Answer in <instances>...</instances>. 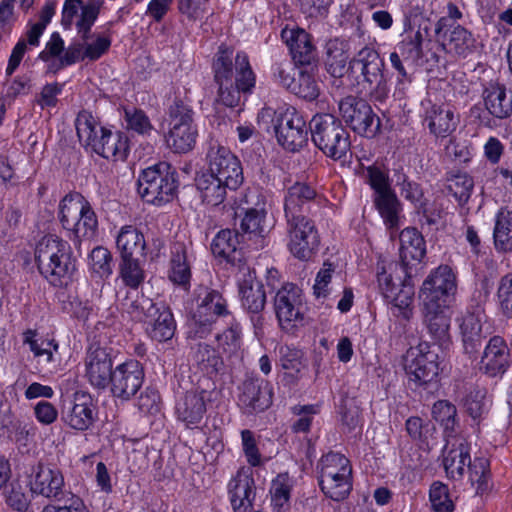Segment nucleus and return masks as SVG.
Masks as SVG:
<instances>
[{"instance_id":"4be33fe9","label":"nucleus","mask_w":512,"mask_h":512,"mask_svg":"<svg viewBox=\"0 0 512 512\" xmlns=\"http://www.w3.org/2000/svg\"><path fill=\"white\" fill-rule=\"evenodd\" d=\"M459 329L465 351L474 352L489 333L483 309L477 307L464 313L459 319Z\"/></svg>"},{"instance_id":"72a5a7b5","label":"nucleus","mask_w":512,"mask_h":512,"mask_svg":"<svg viewBox=\"0 0 512 512\" xmlns=\"http://www.w3.org/2000/svg\"><path fill=\"white\" fill-rule=\"evenodd\" d=\"M91 150L106 159L124 160L129 151L128 138L121 132L105 129Z\"/></svg>"},{"instance_id":"ddd939ff","label":"nucleus","mask_w":512,"mask_h":512,"mask_svg":"<svg viewBox=\"0 0 512 512\" xmlns=\"http://www.w3.org/2000/svg\"><path fill=\"white\" fill-rule=\"evenodd\" d=\"M207 173L226 183L230 190L243 182V171L239 159L225 146L212 143L207 153Z\"/></svg>"},{"instance_id":"cd10ccee","label":"nucleus","mask_w":512,"mask_h":512,"mask_svg":"<svg viewBox=\"0 0 512 512\" xmlns=\"http://www.w3.org/2000/svg\"><path fill=\"white\" fill-rule=\"evenodd\" d=\"M204 391H189L179 397L175 412L177 419L187 428L196 427L206 413Z\"/></svg>"},{"instance_id":"2f4dec72","label":"nucleus","mask_w":512,"mask_h":512,"mask_svg":"<svg viewBox=\"0 0 512 512\" xmlns=\"http://www.w3.org/2000/svg\"><path fill=\"white\" fill-rule=\"evenodd\" d=\"M374 203L383 223L389 230L390 238L395 237V230L403 223L402 205L393 190L374 196Z\"/></svg>"},{"instance_id":"338daca9","label":"nucleus","mask_w":512,"mask_h":512,"mask_svg":"<svg viewBox=\"0 0 512 512\" xmlns=\"http://www.w3.org/2000/svg\"><path fill=\"white\" fill-rule=\"evenodd\" d=\"M474 182L467 174H459L451 179L449 189L460 203H466L471 196Z\"/></svg>"},{"instance_id":"864d4df0","label":"nucleus","mask_w":512,"mask_h":512,"mask_svg":"<svg viewBox=\"0 0 512 512\" xmlns=\"http://www.w3.org/2000/svg\"><path fill=\"white\" fill-rule=\"evenodd\" d=\"M429 501L434 512H452L454 510L449 489L442 482L432 483L429 490Z\"/></svg>"},{"instance_id":"20e7f679","label":"nucleus","mask_w":512,"mask_h":512,"mask_svg":"<svg viewBox=\"0 0 512 512\" xmlns=\"http://www.w3.org/2000/svg\"><path fill=\"white\" fill-rule=\"evenodd\" d=\"M377 282L391 313L400 319L410 320L414 312L415 286L407 270L395 263L378 266Z\"/></svg>"},{"instance_id":"58836bf2","label":"nucleus","mask_w":512,"mask_h":512,"mask_svg":"<svg viewBox=\"0 0 512 512\" xmlns=\"http://www.w3.org/2000/svg\"><path fill=\"white\" fill-rule=\"evenodd\" d=\"M145 325L149 336L159 342L170 340L176 330L173 314L164 305L158 306L156 316H152Z\"/></svg>"},{"instance_id":"1a4fd4ad","label":"nucleus","mask_w":512,"mask_h":512,"mask_svg":"<svg viewBox=\"0 0 512 512\" xmlns=\"http://www.w3.org/2000/svg\"><path fill=\"white\" fill-rule=\"evenodd\" d=\"M320 487L334 501L345 499L352 489V467L342 454L329 452L320 463Z\"/></svg>"},{"instance_id":"dca6fc26","label":"nucleus","mask_w":512,"mask_h":512,"mask_svg":"<svg viewBox=\"0 0 512 512\" xmlns=\"http://www.w3.org/2000/svg\"><path fill=\"white\" fill-rule=\"evenodd\" d=\"M286 219L290 252L300 260H309L315 254L319 244L313 223L304 216H292Z\"/></svg>"},{"instance_id":"bb28decb","label":"nucleus","mask_w":512,"mask_h":512,"mask_svg":"<svg viewBox=\"0 0 512 512\" xmlns=\"http://www.w3.org/2000/svg\"><path fill=\"white\" fill-rule=\"evenodd\" d=\"M510 362V350L506 341L499 336L492 337L484 349L481 369L487 375L496 377L507 371Z\"/></svg>"},{"instance_id":"473e14b6","label":"nucleus","mask_w":512,"mask_h":512,"mask_svg":"<svg viewBox=\"0 0 512 512\" xmlns=\"http://www.w3.org/2000/svg\"><path fill=\"white\" fill-rule=\"evenodd\" d=\"M401 267L407 270L409 265L420 263L426 254L425 241L416 228L407 227L399 234Z\"/></svg>"},{"instance_id":"f704fd0d","label":"nucleus","mask_w":512,"mask_h":512,"mask_svg":"<svg viewBox=\"0 0 512 512\" xmlns=\"http://www.w3.org/2000/svg\"><path fill=\"white\" fill-rule=\"evenodd\" d=\"M281 37L292 54L293 59L301 64L312 58L313 45L308 33L300 28H284Z\"/></svg>"},{"instance_id":"a211bd4d","label":"nucleus","mask_w":512,"mask_h":512,"mask_svg":"<svg viewBox=\"0 0 512 512\" xmlns=\"http://www.w3.org/2000/svg\"><path fill=\"white\" fill-rule=\"evenodd\" d=\"M302 304V291L298 286L286 283L277 291L274 307L283 329H290L303 319Z\"/></svg>"},{"instance_id":"a18cd8bd","label":"nucleus","mask_w":512,"mask_h":512,"mask_svg":"<svg viewBox=\"0 0 512 512\" xmlns=\"http://www.w3.org/2000/svg\"><path fill=\"white\" fill-rule=\"evenodd\" d=\"M327 71L333 77H342L347 71L348 51L346 44L338 39L330 40L327 45Z\"/></svg>"},{"instance_id":"6e6d98bb","label":"nucleus","mask_w":512,"mask_h":512,"mask_svg":"<svg viewBox=\"0 0 512 512\" xmlns=\"http://www.w3.org/2000/svg\"><path fill=\"white\" fill-rule=\"evenodd\" d=\"M120 277L125 285L136 289L143 282L145 276L138 260L130 257L122 258Z\"/></svg>"},{"instance_id":"79ce46f5","label":"nucleus","mask_w":512,"mask_h":512,"mask_svg":"<svg viewBox=\"0 0 512 512\" xmlns=\"http://www.w3.org/2000/svg\"><path fill=\"white\" fill-rule=\"evenodd\" d=\"M24 343L29 346L39 363L47 365L57 360L59 345L54 339L40 337L34 331L28 330L24 333Z\"/></svg>"},{"instance_id":"6ab92c4d","label":"nucleus","mask_w":512,"mask_h":512,"mask_svg":"<svg viewBox=\"0 0 512 512\" xmlns=\"http://www.w3.org/2000/svg\"><path fill=\"white\" fill-rule=\"evenodd\" d=\"M143 379L141 364L136 360H129L116 366L109 383L115 396L128 399L139 390Z\"/></svg>"},{"instance_id":"7ed1b4c3","label":"nucleus","mask_w":512,"mask_h":512,"mask_svg":"<svg viewBox=\"0 0 512 512\" xmlns=\"http://www.w3.org/2000/svg\"><path fill=\"white\" fill-rule=\"evenodd\" d=\"M98 14L99 6L92 0L82 7L80 18L76 22L80 39L70 44L64 51L60 59L61 64L72 65L79 61L94 62L108 53L113 39L110 29L91 32Z\"/></svg>"},{"instance_id":"c756f323","label":"nucleus","mask_w":512,"mask_h":512,"mask_svg":"<svg viewBox=\"0 0 512 512\" xmlns=\"http://www.w3.org/2000/svg\"><path fill=\"white\" fill-rule=\"evenodd\" d=\"M425 108L424 121L430 132L436 137H446L457 126L454 112L445 104L423 103Z\"/></svg>"},{"instance_id":"f257e3e1","label":"nucleus","mask_w":512,"mask_h":512,"mask_svg":"<svg viewBox=\"0 0 512 512\" xmlns=\"http://www.w3.org/2000/svg\"><path fill=\"white\" fill-rule=\"evenodd\" d=\"M232 51L220 48L213 63L214 78L218 85V99L228 107L237 106L241 100V94L250 95L256 85L254 74L248 56L237 53L235 57V81L233 80Z\"/></svg>"},{"instance_id":"2eb2a0df","label":"nucleus","mask_w":512,"mask_h":512,"mask_svg":"<svg viewBox=\"0 0 512 512\" xmlns=\"http://www.w3.org/2000/svg\"><path fill=\"white\" fill-rule=\"evenodd\" d=\"M457 290L456 275L448 265L433 269L419 291L421 304H448V298Z\"/></svg>"},{"instance_id":"0eeeda50","label":"nucleus","mask_w":512,"mask_h":512,"mask_svg":"<svg viewBox=\"0 0 512 512\" xmlns=\"http://www.w3.org/2000/svg\"><path fill=\"white\" fill-rule=\"evenodd\" d=\"M314 144L328 157L339 160L350 149L349 134L332 114L315 115L310 122Z\"/></svg>"},{"instance_id":"680f3d73","label":"nucleus","mask_w":512,"mask_h":512,"mask_svg":"<svg viewBox=\"0 0 512 512\" xmlns=\"http://www.w3.org/2000/svg\"><path fill=\"white\" fill-rule=\"evenodd\" d=\"M335 267L331 263H324L318 271L313 285V294L317 299H326L331 293V281Z\"/></svg>"},{"instance_id":"603ef678","label":"nucleus","mask_w":512,"mask_h":512,"mask_svg":"<svg viewBox=\"0 0 512 512\" xmlns=\"http://www.w3.org/2000/svg\"><path fill=\"white\" fill-rule=\"evenodd\" d=\"M422 41L421 32L416 31L398 43L395 51L402 57L405 63L415 62L422 55Z\"/></svg>"},{"instance_id":"c85d7f7f","label":"nucleus","mask_w":512,"mask_h":512,"mask_svg":"<svg viewBox=\"0 0 512 512\" xmlns=\"http://www.w3.org/2000/svg\"><path fill=\"white\" fill-rule=\"evenodd\" d=\"M64 487V477L57 468L39 465L30 481L32 493L46 498L58 497Z\"/></svg>"},{"instance_id":"13d9d810","label":"nucleus","mask_w":512,"mask_h":512,"mask_svg":"<svg viewBox=\"0 0 512 512\" xmlns=\"http://www.w3.org/2000/svg\"><path fill=\"white\" fill-rule=\"evenodd\" d=\"M55 13L53 5H45L39 15V21L27 24V38L31 46H39V40Z\"/></svg>"},{"instance_id":"e433bc0d","label":"nucleus","mask_w":512,"mask_h":512,"mask_svg":"<svg viewBox=\"0 0 512 512\" xmlns=\"http://www.w3.org/2000/svg\"><path fill=\"white\" fill-rule=\"evenodd\" d=\"M116 247L122 258L142 255L147 248L146 239L136 227L125 225L116 234Z\"/></svg>"},{"instance_id":"412c9836","label":"nucleus","mask_w":512,"mask_h":512,"mask_svg":"<svg viewBox=\"0 0 512 512\" xmlns=\"http://www.w3.org/2000/svg\"><path fill=\"white\" fill-rule=\"evenodd\" d=\"M228 496L234 512H253L255 481L249 469L242 468L228 483Z\"/></svg>"},{"instance_id":"aec40b11","label":"nucleus","mask_w":512,"mask_h":512,"mask_svg":"<svg viewBox=\"0 0 512 512\" xmlns=\"http://www.w3.org/2000/svg\"><path fill=\"white\" fill-rule=\"evenodd\" d=\"M112 365L106 348L97 343L90 344L85 358V377L92 386L98 389L107 387L113 373Z\"/></svg>"},{"instance_id":"774afa93","label":"nucleus","mask_w":512,"mask_h":512,"mask_svg":"<svg viewBox=\"0 0 512 512\" xmlns=\"http://www.w3.org/2000/svg\"><path fill=\"white\" fill-rule=\"evenodd\" d=\"M497 298L503 312L506 315H512V273L500 279Z\"/></svg>"},{"instance_id":"052dcab7","label":"nucleus","mask_w":512,"mask_h":512,"mask_svg":"<svg viewBox=\"0 0 512 512\" xmlns=\"http://www.w3.org/2000/svg\"><path fill=\"white\" fill-rule=\"evenodd\" d=\"M178 11L189 21L201 20L209 10L208 0H178Z\"/></svg>"},{"instance_id":"c03bdc74","label":"nucleus","mask_w":512,"mask_h":512,"mask_svg":"<svg viewBox=\"0 0 512 512\" xmlns=\"http://www.w3.org/2000/svg\"><path fill=\"white\" fill-rule=\"evenodd\" d=\"M493 239L496 250H512V211L500 209L495 215Z\"/></svg>"},{"instance_id":"c9c22d12","label":"nucleus","mask_w":512,"mask_h":512,"mask_svg":"<svg viewBox=\"0 0 512 512\" xmlns=\"http://www.w3.org/2000/svg\"><path fill=\"white\" fill-rule=\"evenodd\" d=\"M273 216H268V208L264 203L246 211L242 221L241 230L254 236L264 237L274 226Z\"/></svg>"},{"instance_id":"f3484780","label":"nucleus","mask_w":512,"mask_h":512,"mask_svg":"<svg viewBox=\"0 0 512 512\" xmlns=\"http://www.w3.org/2000/svg\"><path fill=\"white\" fill-rule=\"evenodd\" d=\"M226 300L217 291H206L196 311L193 314L190 326L196 337L203 338L211 330L213 323L220 316L228 314Z\"/></svg>"},{"instance_id":"4d7b16f0","label":"nucleus","mask_w":512,"mask_h":512,"mask_svg":"<svg viewBox=\"0 0 512 512\" xmlns=\"http://www.w3.org/2000/svg\"><path fill=\"white\" fill-rule=\"evenodd\" d=\"M218 348L226 354H234L242 344L241 328L238 323H231L229 328L216 336Z\"/></svg>"},{"instance_id":"f03ea898","label":"nucleus","mask_w":512,"mask_h":512,"mask_svg":"<svg viewBox=\"0 0 512 512\" xmlns=\"http://www.w3.org/2000/svg\"><path fill=\"white\" fill-rule=\"evenodd\" d=\"M34 260L41 276L54 287H66L77 276L72 248L58 235L47 234L37 241Z\"/></svg>"},{"instance_id":"ea45409f","label":"nucleus","mask_w":512,"mask_h":512,"mask_svg":"<svg viewBox=\"0 0 512 512\" xmlns=\"http://www.w3.org/2000/svg\"><path fill=\"white\" fill-rule=\"evenodd\" d=\"M484 104L488 112L499 119L506 118L512 113V95L500 85H490L483 92Z\"/></svg>"},{"instance_id":"4468645a","label":"nucleus","mask_w":512,"mask_h":512,"mask_svg":"<svg viewBox=\"0 0 512 512\" xmlns=\"http://www.w3.org/2000/svg\"><path fill=\"white\" fill-rule=\"evenodd\" d=\"M339 112L346 124L357 134L373 137L380 129V119L362 99L348 96L339 102Z\"/></svg>"},{"instance_id":"a19ab883","label":"nucleus","mask_w":512,"mask_h":512,"mask_svg":"<svg viewBox=\"0 0 512 512\" xmlns=\"http://www.w3.org/2000/svg\"><path fill=\"white\" fill-rule=\"evenodd\" d=\"M196 186L202 201L209 206H218L226 198L229 186L206 171L196 178Z\"/></svg>"},{"instance_id":"423d86ee","label":"nucleus","mask_w":512,"mask_h":512,"mask_svg":"<svg viewBox=\"0 0 512 512\" xmlns=\"http://www.w3.org/2000/svg\"><path fill=\"white\" fill-rule=\"evenodd\" d=\"M462 12L454 3H448L446 15L439 18L434 27V38L441 49L453 56H467L474 46L470 31L458 23Z\"/></svg>"},{"instance_id":"bf43d9fd","label":"nucleus","mask_w":512,"mask_h":512,"mask_svg":"<svg viewBox=\"0 0 512 512\" xmlns=\"http://www.w3.org/2000/svg\"><path fill=\"white\" fill-rule=\"evenodd\" d=\"M89 267L100 277H108L112 273L111 254L108 249L98 246L89 254Z\"/></svg>"},{"instance_id":"9b49d317","label":"nucleus","mask_w":512,"mask_h":512,"mask_svg":"<svg viewBox=\"0 0 512 512\" xmlns=\"http://www.w3.org/2000/svg\"><path fill=\"white\" fill-rule=\"evenodd\" d=\"M404 368L409 381L416 386L436 382L440 371L438 353L428 342H420L407 350Z\"/></svg>"},{"instance_id":"39448f33","label":"nucleus","mask_w":512,"mask_h":512,"mask_svg":"<svg viewBox=\"0 0 512 512\" xmlns=\"http://www.w3.org/2000/svg\"><path fill=\"white\" fill-rule=\"evenodd\" d=\"M58 218L69 238L90 240L97 234L98 219L90 202L80 193H69L59 203Z\"/></svg>"},{"instance_id":"37998d69","label":"nucleus","mask_w":512,"mask_h":512,"mask_svg":"<svg viewBox=\"0 0 512 512\" xmlns=\"http://www.w3.org/2000/svg\"><path fill=\"white\" fill-rule=\"evenodd\" d=\"M191 262L192 254L189 253L187 247L183 244H176L172 250L170 280L175 284L186 286L191 278Z\"/></svg>"},{"instance_id":"5fc2aeb1","label":"nucleus","mask_w":512,"mask_h":512,"mask_svg":"<svg viewBox=\"0 0 512 512\" xmlns=\"http://www.w3.org/2000/svg\"><path fill=\"white\" fill-rule=\"evenodd\" d=\"M466 411L474 419H481L490 407V399L485 390H474L470 392L464 402Z\"/></svg>"},{"instance_id":"49530a36","label":"nucleus","mask_w":512,"mask_h":512,"mask_svg":"<svg viewBox=\"0 0 512 512\" xmlns=\"http://www.w3.org/2000/svg\"><path fill=\"white\" fill-rule=\"evenodd\" d=\"M238 235L235 231L225 229L219 231L214 237L211 249L216 257L234 263L237 260Z\"/></svg>"},{"instance_id":"3c124183","label":"nucleus","mask_w":512,"mask_h":512,"mask_svg":"<svg viewBox=\"0 0 512 512\" xmlns=\"http://www.w3.org/2000/svg\"><path fill=\"white\" fill-rule=\"evenodd\" d=\"M316 193L314 189L304 183H295L288 189L284 202V211L286 218L298 216V208L305 202L312 200Z\"/></svg>"},{"instance_id":"de8ad7c7","label":"nucleus","mask_w":512,"mask_h":512,"mask_svg":"<svg viewBox=\"0 0 512 512\" xmlns=\"http://www.w3.org/2000/svg\"><path fill=\"white\" fill-rule=\"evenodd\" d=\"M75 125L80 142L91 149L94 142H97L99 136L106 129L100 125L92 114L86 111L78 114Z\"/></svg>"},{"instance_id":"09e8293b","label":"nucleus","mask_w":512,"mask_h":512,"mask_svg":"<svg viewBox=\"0 0 512 512\" xmlns=\"http://www.w3.org/2000/svg\"><path fill=\"white\" fill-rule=\"evenodd\" d=\"M292 488L293 479L287 473L278 474L272 480L270 495L274 510L281 512L288 507Z\"/></svg>"},{"instance_id":"b1692460","label":"nucleus","mask_w":512,"mask_h":512,"mask_svg":"<svg viewBox=\"0 0 512 512\" xmlns=\"http://www.w3.org/2000/svg\"><path fill=\"white\" fill-rule=\"evenodd\" d=\"M471 464L470 446L462 437L447 439L443 452V466L451 479H461L466 467Z\"/></svg>"},{"instance_id":"9d476101","label":"nucleus","mask_w":512,"mask_h":512,"mask_svg":"<svg viewBox=\"0 0 512 512\" xmlns=\"http://www.w3.org/2000/svg\"><path fill=\"white\" fill-rule=\"evenodd\" d=\"M167 125L164 139L169 149L175 153H187L193 149L198 132L189 106L182 102L171 105Z\"/></svg>"},{"instance_id":"69168bd1","label":"nucleus","mask_w":512,"mask_h":512,"mask_svg":"<svg viewBox=\"0 0 512 512\" xmlns=\"http://www.w3.org/2000/svg\"><path fill=\"white\" fill-rule=\"evenodd\" d=\"M292 93L306 100H314L319 95V87L311 74L301 70Z\"/></svg>"},{"instance_id":"8fccbe9b","label":"nucleus","mask_w":512,"mask_h":512,"mask_svg":"<svg viewBox=\"0 0 512 512\" xmlns=\"http://www.w3.org/2000/svg\"><path fill=\"white\" fill-rule=\"evenodd\" d=\"M357 173L373 189L374 196L391 191L388 172L377 164L361 165Z\"/></svg>"},{"instance_id":"4c0bfd02","label":"nucleus","mask_w":512,"mask_h":512,"mask_svg":"<svg viewBox=\"0 0 512 512\" xmlns=\"http://www.w3.org/2000/svg\"><path fill=\"white\" fill-rule=\"evenodd\" d=\"M158 306L152 299L139 295L134 291L127 295L122 302V310L133 321L146 324L152 316H156Z\"/></svg>"},{"instance_id":"e2e57ef3","label":"nucleus","mask_w":512,"mask_h":512,"mask_svg":"<svg viewBox=\"0 0 512 512\" xmlns=\"http://www.w3.org/2000/svg\"><path fill=\"white\" fill-rule=\"evenodd\" d=\"M432 416L446 431L452 430L456 422V408L448 401L439 400L432 407Z\"/></svg>"},{"instance_id":"5701e85b","label":"nucleus","mask_w":512,"mask_h":512,"mask_svg":"<svg viewBox=\"0 0 512 512\" xmlns=\"http://www.w3.org/2000/svg\"><path fill=\"white\" fill-rule=\"evenodd\" d=\"M63 419L72 429L87 430L96 419V407L91 395L84 391L75 392Z\"/></svg>"},{"instance_id":"393cba45","label":"nucleus","mask_w":512,"mask_h":512,"mask_svg":"<svg viewBox=\"0 0 512 512\" xmlns=\"http://www.w3.org/2000/svg\"><path fill=\"white\" fill-rule=\"evenodd\" d=\"M349 68L352 72L360 71L371 91L381 88V85L384 84L383 62L378 52L371 47L362 48L350 61Z\"/></svg>"},{"instance_id":"a878e982","label":"nucleus","mask_w":512,"mask_h":512,"mask_svg":"<svg viewBox=\"0 0 512 512\" xmlns=\"http://www.w3.org/2000/svg\"><path fill=\"white\" fill-rule=\"evenodd\" d=\"M238 288L241 304L244 309L252 313H259L266 303L263 285L256 279L255 273L248 267L240 269Z\"/></svg>"},{"instance_id":"0e129e2a","label":"nucleus","mask_w":512,"mask_h":512,"mask_svg":"<svg viewBox=\"0 0 512 512\" xmlns=\"http://www.w3.org/2000/svg\"><path fill=\"white\" fill-rule=\"evenodd\" d=\"M64 309L77 319L86 321L96 314L94 304L88 299H81L78 296L69 295L68 301L64 303Z\"/></svg>"},{"instance_id":"f8f14e48","label":"nucleus","mask_w":512,"mask_h":512,"mask_svg":"<svg viewBox=\"0 0 512 512\" xmlns=\"http://www.w3.org/2000/svg\"><path fill=\"white\" fill-rule=\"evenodd\" d=\"M274 128L278 143L286 150L297 151L308 141L306 121L294 107L279 108L275 112Z\"/></svg>"},{"instance_id":"7c9ffc66","label":"nucleus","mask_w":512,"mask_h":512,"mask_svg":"<svg viewBox=\"0 0 512 512\" xmlns=\"http://www.w3.org/2000/svg\"><path fill=\"white\" fill-rule=\"evenodd\" d=\"M422 307L431 336L441 343L447 342L451 321L448 304H422Z\"/></svg>"},{"instance_id":"6e6552de","label":"nucleus","mask_w":512,"mask_h":512,"mask_svg":"<svg viewBox=\"0 0 512 512\" xmlns=\"http://www.w3.org/2000/svg\"><path fill=\"white\" fill-rule=\"evenodd\" d=\"M177 186L175 171L164 162L144 169L138 178V194L145 202L156 206L172 201Z\"/></svg>"}]
</instances>
